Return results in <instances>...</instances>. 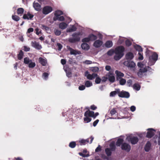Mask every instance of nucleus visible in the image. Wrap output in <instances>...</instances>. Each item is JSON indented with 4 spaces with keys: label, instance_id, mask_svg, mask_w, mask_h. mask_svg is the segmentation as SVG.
I'll list each match as a JSON object with an SVG mask.
<instances>
[{
    "label": "nucleus",
    "instance_id": "nucleus-1",
    "mask_svg": "<svg viewBox=\"0 0 160 160\" xmlns=\"http://www.w3.org/2000/svg\"><path fill=\"white\" fill-rule=\"evenodd\" d=\"M114 50L116 55L114 57V59L115 60H118L124 55L125 48L123 46H120L116 48Z\"/></svg>",
    "mask_w": 160,
    "mask_h": 160
},
{
    "label": "nucleus",
    "instance_id": "nucleus-2",
    "mask_svg": "<svg viewBox=\"0 0 160 160\" xmlns=\"http://www.w3.org/2000/svg\"><path fill=\"white\" fill-rule=\"evenodd\" d=\"M158 58V55L157 53L154 52L152 53L151 56L149 57L148 64L150 66L153 65L157 60Z\"/></svg>",
    "mask_w": 160,
    "mask_h": 160
},
{
    "label": "nucleus",
    "instance_id": "nucleus-3",
    "mask_svg": "<svg viewBox=\"0 0 160 160\" xmlns=\"http://www.w3.org/2000/svg\"><path fill=\"white\" fill-rule=\"evenodd\" d=\"M80 34L79 33H74L72 35V38H70L68 41L70 42L74 43L78 42L80 40V37L79 36Z\"/></svg>",
    "mask_w": 160,
    "mask_h": 160
},
{
    "label": "nucleus",
    "instance_id": "nucleus-4",
    "mask_svg": "<svg viewBox=\"0 0 160 160\" xmlns=\"http://www.w3.org/2000/svg\"><path fill=\"white\" fill-rule=\"evenodd\" d=\"M53 10L52 8L49 6H44L42 9V12L45 15H47L51 12Z\"/></svg>",
    "mask_w": 160,
    "mask_h": 160
},
{
    "label": "nucleus",
    "instance_id": "nucleus-5",
    "mask_svg": "<svg viewBox=\"0 0 160 160\" xmlns=\"http://www.w3.org/2000/svg\"><path fill=\"white\" fill-rule=\"evenodd\" d=\"M123 64L130 68H134L136 66V64L135 62L131 60H127L123 62Z\"/></svg>",
    "mask_w": 160,
    "mask_h": 160
},
{
    "label": "nucleus",
    "instance_id": "nucleus-6",
    "mask_svg": "<svg viewBox=\"0 0 160 160\" xmlns=\"http://www.w3.org/2000/svg\"><path fill=\"white\" fill-rule=\"evenodd\" d=\"M118 96L121 98H128L130 97L129 93L127 92L122 91L120 92L118 91Z\"/></svg>",
    "mask_w": 160,
    "mask_h": 160
},
{
    "label": "nucleus",
    "instance_id": "nucleus-7",
    "mask_svg": "<svg viewBox=\"0 0 160 160\" xmlns=\"http://www.w3.org/2000/svg\"><path fill=\"white\" fill-rule=\"evenodd\" d=\"M149 68V67H147L143 68H140L137 73L138 76L141 77L143 75V73L147 72Z\"/></svg>",
    "mask_w": 160,
    "mask_h": 160
},
{
    "label": "nucleus",
    "instance_id": "nucleus-8",
    "mask_svg": "<svg viewBox=\"0 0 160 160\" xmlns=\"http://www.w3.org/2000/svg\"><path fill=\"white\" fill-rule=\"evenodd\" d=\"M148 130L146 137L147 138H151L154 136L155 133L154 132H155V130L152 128L148 129Z\"/></svg>",
    "mask_w": 160,
    "mask_h": 160
},
{
    "label": "nucleus",
    "instance_id": "nucleus-9",
    "mask_svg": "<svg viewBox=\"0 0 160 160\" xmlns=\"http://www.w3.org/2000/svg\"><path fill=\"white\" fill-rule=\"evenodd\" d=\"M88 73V71L86 72H85V75L87 77L88 79L90 80H92L98 76V75L97 73H93L92 74H91Z\"/></svg>",
    "mask_w": 160,
    "mask_h": 160
},
{
    "label": "nucleus",
    "instance_id": "nucleus-10",
    "mask_svg": "<svg viewBox=\"0 0 160 160\" xmlns=\"http://www.w3.org/2000/svg\"><path fill=\"white\" fill-rule=\"evenodd\" d=\"M121 149L127 152H129L131 150V147L128 144L124 142L122 144Z\"/></svg>",
    "mask_w": 160,
    "mask_h": 160
},
{
    "label": "nucleus",
    "instance_id": "nucleus-11",
    "mask_svg": "<svg viewBox=\"0 0 160 160\" xmlns=\"http://www.w3.org/2000/svg\"><path fill=\"white\" fill-rule=\"evenodd\" d=\"M87 112H88V115L89 116V117H92L94 119L99 115V113L98 112H96L95 114L93 111L88 110L85 112V115L87 114Z\"/></svg>",
    "mask_w": 160,
    "mask_h": 160
},
{
    "label": "nucleus",
    "instance_id": "nucleus-12",
    "mask_svg": "<svg viewBox=\"0 0 160 160\" xmlns=\"http://www.w3.org/2000/svg\"><path fill=\"white\" fill-rule=\"evenodd\" d=\"M34 17V15L30 13V12H28L24 14L22 18L24 19L32 20Z\"/></svg>",
    "mask_w": 160,
    "mask_h": 160
},
{
    "label": "nucleus",
    "instance_id": "nucleus-13",
    "mask_svg": "<svg viewBox=\"0 0 160 160\" xmlns=\"http://www.w3.org/2000/svg\"><path fill=\"white\" fill-rule=\"evenodd\" d=\"M31 44L32 47L37 49L40 50L42 48L41 45L39 44V43L35 41L32 42Z\"/></svg>",
    "mask_w": 160,
    "mask_h": 160
},
{
    "label": "nucleus",
    "instance_id": "nucleus-14",
    "mask_svg": "<svg viewBox=\"0 0 160 160\" xmlns=\"http://www.w3.org/2000/svg\"><path fill=\"white\" fill-rule=\"evenodd\" d=\"M115 72L116 74V79L117 81L119 80V79L122 78L124 76V74L123 73L118 70H116Z\"/></svg>",
    "mask_w": 160,
    "mask_h": 160
},
{
    "label": "nucleus",
    "instance_id": "nucleus-15",
    "mask_svg": "<svg viewBox=\"0 0 160 160\" xmlns=\"http://www.w3.org/2000/svg\"><path fill=\"white\" fill-rule=\"evenodd\" d=\"M108 78L109 81L112 83L114 82L115 81V77L113 74L111 72H109Z\"/></svg>",
    "mask_w": 160,
    "mask_h": 160
},
{
    "label": "nucleus",
    "instance_id": "nucleus-16",
    "mask_svg": "<svg viewBox=\"0 0 160 160\" xmlns=\"http://www.w3.org/2000/svg\"><path fill=\"white\" fill-rule=\"evenodd\" d=\"M102 43V41L99 40H97L94 42L93 43V46L96 48H98L100 47Z\"/></svg>",
    "mask_w": 160,
    "mask_h": 160
},
{
    "label": "nucleus",
    "instance_id": "nucleus-17",
    "mask_svg": "<svg viewBox=\"0 0 160 160\" xmlns=\"http://www.w3.org/2000/svg\"><path fill=\"white\" fill-rule=\"evenodd\" d=\"M33 6L35 10L37 11H40L41 10V5L37 2H34L33 3Z\"/></svg>",
    "mask_w": 160,
    "mask_h": 160
},
{
    "label": "nucleus",
    "instance_id": "nucleus-18",
    "mask_svg": "<svg viewBox=\"0 0 160 160\" xmlns=\"http://www.w3.org/2000/svg\"><path fill=\"white\" fill-rule=\"evenodd\" d=\"M129 141L132 144H135L138 142V139L136 137H130L129 138Z\"/></svg>",
    "mask_w": 160,
    "mask_h": 160
},
{
    "label": "nucleus",
    "instance_id": "nucleus-19",
    "mask_svg": "<svg viewBox=\"0 0 160 160\" xmlns=\"http://www.w3.org/2000/svg\"><path fill=\"white\" fill-rule=\"evenodd\" d=\"M68 49L70 51V54L72 55H76L77 54H80L81 53L80 51L74 50L70 47H69Z\"/></svg>",
    "mask_w": 160,
    "mask_h": 160
},
{
    "label": "nucleus",
    "instance_id": "nucleus-20",
    "mask_svg": "<svg viewBox=\"0 0 160 160\" xmlns=\"http://www.w3.org/2000/svg\"><path fill=\"white\" fill-rule=\"evenodd\" d=\"M39 62L43 66H45L47 63V60L42 58V57H40L38 59Z\"/></svg>",
    "mask_w": 160,
    "mask_h": 160
},
{
    "label": "nucleus",
    "instance_id": "nucleus-21",
    "mask_svg": "<svg viewBox=\"0 0 160 160\" xmlns=\"http://www.w3.org/2000/svg\"><path fill=\"white\" fill-rule=\"evenodd\" d=\"M127 60H130L134 57L133 54L131 52H128L125 56Z\"/></svg>",
    "mask_w": 160,
    "mask_h": 160
},
{
    "label": "nucleus",
    "instance_id": "nucleus-22",
    "mask_svg": "<svg viewBox=\"0 0 160 160\" xmlns=\"http://www.w3.org/2000/svg\"><path fill=\"white\" fill-rule=\"evenodd\" d=\"M89 139L87 138L86 139H82L79 141L78 142L81 146L84 145L87 143L89 142Z\"/></svg>",
    "mask_w": 160,
    "mask_h": 160
},
{
    "label": "nucleus",
    "instance_id": "nucleus-23",
    "mask_svg": "<svg viewBox=\"0 0 160 160\" xmlns=\"http://www.w3.org/2000/svg\"><path fill=\"white\" fill-rule=\"evenodd\" d=\"M112 46L113 42L112 41L110 40L107 41L105 43V46L107 48H110L112 47Z\"/></svg>",
    "mask_w": 160,
    "mask_h": 160
},
{
    "label": "nucleus",
    "instance_id": "nucleus-24",
    "mask_svg": "<svg viewBox=\"0 0 160 160\" xmlns=\"http://www.w3.org/2000/svg\"><path fill=\"white\" fill-rule=\"evenodd\" d=\"M151 145V142L149 141H148L147 142L144 147V150L146 152H148L150 150Z\"/></svg>",
    "mask_w": 160,
    "mask_h": 160
},
{
    "label": "nucleus",
    "instance_id": "nucleus-25",
    "mask_svg": "<svg viewBox=\"0 0 160 160\" xmlns=\"http://www.w3.org/2000/svg\"><path fill=\"white\" fill-rule=\"evenodd\" d=\"M84 116L85 117L84 118V121L86 123H88L91 122L92 120V119L88 117H89V116L88 115V112H87V114L85 115V113L84 114Z\"/></svg>",
    "mask_w": 160,
    "mask_h": 160
},
{
    "label": "nucleus",
    "instance_id": "nucleus-26",
    "mask_svg": "<svg viewBox=\"0 0 160 160\" xmlns=\"http://www.w3.org/2000/svg\"><path fill=\"white\" fill-rule=\"evenodd\" d=\"M109 147H110L109 149L112 150V151L113 152L115 151L116 147L115 145V143L114 142H112L110 143L109 144Z\"/></svg>",
    "mask_w": 160,
    "mask_h": 160
},
{
    "label": "nucleus",
    "instance_id": "nucleus-27",
    "mask_svg": "<svg viewBox=\"0 0 160 160\" xmlns=\"http://www.w3.org/2000/svg\"><path fill=\"white\" fill-rule=\"evenodd\" d=\"M67 26V24L65 22H61L59 24V27L62 29H65Z\"/></svg>",
    "mask_w": 160,
    "mask_h": 160
},
{
    "label": "nucleus",
    "instance_id": "nucleus-28",
    "mask_svg": "<svg viewBox=\"0 0 160 160\" xmlns=\"http://www.w3.org/2000/svg\"><path fill=\"white\" fill-rule=\"evenodd\" d=\"M81 47L82 48L85 50H88L89 48V45L86 43H83L81 44Z\"/></svg>",
    "mask_w": 160,
    "mask_h": 160
},
{
    "label": "nucleus",
    "instance_id": "nucleus-29",
    "mask_svg": "<svg viewBox=\"0 0 160 160\" xmlns=\"http://www.w3.org/2000/svg\"><path fill=\"white\" fill-rule=\"evenodd\" d=\"M105 151L106 154L108 157L111 156L112 154V152H113L109 148H105Z\"/></svg>",
    "mask_w": 160,
    "mask_h": 160
},
{
    "label": "nucleus",
    "instance_id": "nucleus-30",
    "mask_svg": "<svg viewBox=\"0 0 160 160\" xmlns=\"http://www.w3.org/2000/svg\"><path fill=\"white\" fill-rule=\"evenodd\" d=\"M24 9L23 8H20L17 9V13L20 16L22 15L24 13Z\"/></svg>",
    "mask_w": 160,
    "mask_h": 160
},
{
    "label": "nucleus",
    "instance_id": "nucleus-31",
    "mask_svg": "<svg viewBox=\"0 0 160 160\" xmlns=\"http://www.w3.org/2000/svg\"><path fill=\"white\" fill-rule=\"evenodd\" d=\"M123 141V139L122 138H120L118 139L116 142V145L117 146H120V145L122 144Z\"/></svg>",
    "mask_w": 160,
    "mask_h": 160
},
{
    "label": "nucleus",
    "instance_id": "nucleus-32",
    "mask_svg": "<svg viewBox=\"0 0 160 160\" xmlns=\"http://www.w3.org/2000/svg\"><path fill=\"white\" fill-rule=\"evenodd\" d=\"M88 36L90 39V41H93L96 40L97 39V36L92 34H90Z\"/></svg>",
    "mask_w": 160,
    "mask_h": 160
},
{
    "label": "nucleus",
    "instance_id": "nucleus-33",
    "mask_svg": "<svg viewBox=\"0 0 160 160\" xmlns=\"http://www.w3.org/2000/svg\"><path fill=\"white\" fill-rule=\"evenodd\" d=\"M141 86L138 83H135L133 85V88L137 91L139 90Z\"/></svg>",
    "mask_w": 160,
    "mask_h": 160
},
{
    "label": "nucleus",
    "instance_id": "nucleus-34",
    "mask_svg": "<svg viewBox=\"0 0 160 160\" xmlns=\"http://www.w3.org/2000/svg\"><path fill=\"white\" fill-rule=\"evenodd\" d=\"M135 49L138 51L139 52H142V48L139 45H136L134 47Z\"/></svg>",
    "mask_w": 160,
    "mask_h": 160
},
{
    "label": "nucleus",
    "instance_id": "nucleus-35",
    "mask_svg": "<svg viewBox=\"0 0 160 160\" xmlns=\"http://www.w3.org/2000/svg\"><path fill=\"white\" fill-rule=\"evenodd\" d=\"M24 55V53L22 50H20L18 54V59L20 60L23 58Z\"/></svg>",
    "mask_w": 160,
    "mask_h": 160
},
{
    "label": "nucleus",
    "instance_id": "nucleus-36",
    "mask_svg": "<svg viewBox=\"0 0 160 160\" xmlns=\"http://www.w3.org/2000/svg\"><path fill=\"white\" fill-rule=\"evenodd\" d=\"M62 14H63V12L60 10H58L56 11L54 13L55 16H57L58 17Z\"/></svg>",
    "mask_w": 160,
    "mask_h": 160
},
{
    "label": "nucleus",
    "instance_id": "nucleus-37",
    "mask_svg": "<svg viewBox=\"0 0 160 160\" xmlns=\"http://www.w3.org/2000/svg\"><path fill=\"white\" fill-rule=\"evenodd\" d=\"M12 18L13 20L16 22L18 21L20 19V17L16 15H12Z\"/></svg>",
    "mask_w": 160,
    "mask_h": 160
},
{
    "label": "nucleus",
    "instance_id": "nucleus-38",
    "mask_svg": "<svg viewBox=\"0 0 160 160\" xmlns=\"http://www.w3.org/2000/svg\"><path fill=\"white\" fill-rule=\"evenodd\" d=\"M76 145V144L75 142L72 141L70 142L69 146L71 148H74Z\"/></svg>",
    "mask_w": 160,
    "mask_h": 160
},
{
    "label": "nucleus",
    "instance_id": "nucleus-39",
    "mask_svg": "<svg viewBox=\"0 0 160 160\" xmlns=\"http://www.w3.org/2000/svg\"><path fill=\"white\" fill-rule=\"evenodd\" d=\"M92 82L90 81H86L85 82V86H86L87 87H89L92 86Z\"/></svg>",
    "mask_w": 160,
    "mask_h": 160
},
{
    "label": "nucleus",
    "instance_id": "nucleus-40",
    "mask_svg": "<svg viewBox=\"0 0 160 160\" xmlns=\"http://www.w3.org/2000/svg\"><path fill=\"white\" fill-rule=\"evenodd\" d=\"M119 84L120 85H123L126 83V80L124 78H121L119 79Z\"/></svg>",
    "mask_w": 160,
    "mask_h": 160
},
{
    "label": "nucleus",
    "instance_id": "nucleus-41",
    "mask_svg": "<svg viewBox=\"0 0 160 160\" xmlns=\"http://www.w3.org/2000/svg\"><path fill=\"white\" fill-rule=\"evenodd\" d=\"M114 53H115V50H114L113 49H112L109 50L107 52V55L108 56H111L114 54Z\"/></svg>",
    "mask_w": 160,
    "mask_h": 160
},
{
    "label": "nucleus",
    "instance_id": "nucleus-42",
    "mask_svg": "<svg viewBox=\"0 0 160 160\" xmlns=\"http://www.w3.org/2000/svg\"><path fill=\"white\" fill-rule=\"evenodd\" d=\"M32 61V60H30L28 58H25L24 59V62L25 64H29L30 62Z\"/></svg>",
    "mask_w": 160,
    "mask_h": 160
},
{
    "label": "nucleus",
    "instance_id": "nucleus-43",
    "mask_svg": "<svg viewBox=\"0 0 160 160\" xmlns=\"http://www.w3.org/2000/svg\"><path fill=\"white\" fill-rule=\"evenodd\" d=\"M110 114L111 116H112L113 115H115L117 113V111L116 110V108H113L110 111Z\"/></svg>",
    "mask_w": 160,
    "mask_h": 160
},
{
    "label": "nucleus",
    "instance_id": "nucleus-44",
    "mask_svg": "<svg viewBox=\"0 0 160 160\" xmlns=\"http://www.w3.org/2000/svg\"><path fill=\"white\" fill-rule=\"evenodd\" d=\"M91 70L93 72H97L99 71V68L96 67H92Z\"/></svg>",
    "mask_w": 160,
    "mask_h": 160
},
{
    "label": "nucleus",
    "instance_id": "nucleus-45",
    "mask_svg": "<svg viewBox=\"0 0 160 160\" xmlns=\"http://www.w3.org/2000/svg\"><path fill=\"white\" fill-rule=\"evenodd\" d=\"M36 65V64L35 62H30L29 63L28 67L29 68H33L35 67Z\"/></svg>",
    "mask_w": 160,
    "mask_h": 160
},
{
    "label": "nucleus",
    "instance_id": "nucleus-46",
    "mask_svg": "<svg viewBox=\"0 0 160 160\" xmlns=\"http://www.w3.org/2000/svg\"><path fill=\"white\" fill-rule=\"evenodd\" d=\"M118 91H113L111 92L110 93V97H113L115 96L117 93H118Z\"/></svg>",
    "mask_w": 160,
    "mask_h": 160
},
{
    "label": "nucleus",
    "instance_id": "nucleus-47",
    "mask_svg": "<svg viewBox=\"0 0 160 160\" xmlns=\"http://www.w3.org/2000/svg\"><path fill=\"white\" fill-rule=\"evenodd\" d=\"M96 78L95 80V82L96 84H99L100 83L101 81V79L99 77H98V76Z\"/></svg>",
    "mask_w": 160,
    "mask_h": 160
},
{
    "label": "nucleus",
    "instance_id": "nucleus-48",
    "mask_svg": "<svg viewBox=\"0 0 160 160\" xmlns=\"http://www.w3.org/2000/svg\"><path fill=\"white\" fill-rule=\"evenodd\" d=\"M125 43L126 46L128 47L130 46L132 44L131 42L128 39L126 40L125 42Z\"/></svg>",
    "mask_w": 160,
    "mask_h": 160
},
{
    "label": "nucleus",
    "instance_id": "nucleus-49",
    "mask_svg": "<svg viewBox=\"0 0 160 160\" xmlns=\"http://www.w3.org/2000/svg\"><path fill=\"white\" fill-rule=\"evenodd\" d=\"M76 28L73 25L71 28L69 29L68 31L69 32H74L76 31Z\"/></svg>",
    "mask_w": 160,
    "mask_h": 160
},
{
    "label": "nucleus",
    "instance_id": "nucleus-50",
    "mask_svg": "<svg viewBox=\"0 0 160 160\" xmlns=\"http://www.w3.org/2000/svg\"><path fill=\"white\" fill-rule=\"evenodd\" d=\"M138 54L139 55L138 59L140 60H142L143 59V58L142 52H138Z\"/></svg>",
    "mask_w": 160,
    "mask_h": 160
},
{
    "label": "nucleus",
    "instance_id": "nucleus-51",
    "mask_svg": "<svg viewBox=\"0 0 160 160\" xmlns=\"http://www.w3.org/2000/svg\"><path fill=\"white\" fill-rule=\"evenodd\" d=\"M90 39L89 38V36L88 38H85L82 40V42H89Z\"/></svg>",
    "mask_w": 160,
    "mask_h": 160
},
{
    "label": "nucleus",
    "instance_id": "nucleus-52",
    "mask_svg": "<svg viewBox=\"0 0 160 160\" xmlns=\"http://www.w3.org/2000/svg\"><path fill=\"white\" fill-rule=\"evenodd\" d=\"M61 31L58 29L54 30V33L57 36H59L61 34Z\"/></svg>",
    "mask_w": 160,
    "mask_h": 160
},
{
    "label": "nucleus",
    "instance_id": "nucleus-53",
    "mask_svg": "<svg viewBox=\"0 0 160 160\" xmlns=\"http://www.w3.org/2000/svg\"><path fill=\"white\" fill-rule=\"evenodd\" d=\"M127 85L128 87H131L132 84V80L131 79H129L127 81Z\"/></svg>",
    "mask_w": 160,
    "mask_h": 160
},
{
    "label": "nucleus",
    "instance_id": "nucleus-54",
    "mask_svg": "<svg viewBox=\"0 0 160 160\" xmlns=\"http://www.w3.org/2000/svg\"><path fill=\"white\" fill-rule=\"evenodd\" d=\"M81 156H82L83 157H87L89 156V155L88 154H83L82 153L80 152L78 153Z\"/></svg>",
    "mask_w": 160,
    "mask_h": 160
},
{
    "label": "nucleus",
    "instance_id": "nucleus-55",
    "mask_svg": "<svg viewBox=\"0 0 160 160\" xmlns=\"http://www.w3.org/2000/svg\"><path fill=\"white\" fill-rule=\"evenodd\" d=\"M101 148L102 147L100 145H99L96 149L95 150V152H98L100 151L101 150Z\"/></svg>",
    "mask_w": 160,
    "mask_h": 160
},
{
    "label": "nucleus",
    "instance_id": "nucleus-56",
    "mask_svg": "<svg viewBox=\"0 0 160 160\" xmlns=\"http://www.w3.org/2000/svg\"><path fill=\"white\" fill-rule=\"evenodd\" d=\"M23 50H24V51L25 52H28L30 50V48L29 47H28L27 46H23Z\"/></svg>",
    "mask_w": 160,
    "mask_h": 160
},
{
    "label": "nucleus",
    "instance_id": "nucleus-57",
    "mask_svg": "<svg viewBox=\"0 0 160 160\" xmlns=\"http://www.w3.org/2000/svg\"><path fill=\"white\" fill-rule=\"evenodd\" d=\"M57 45L58 47V50L59 51H60L62 48V45L60 43H58Z\"/></svg>",
    "mask_w": 160,
    "mask_h": 160
},
{
    "label": "nucleus",
    "instance_id": "nucleus-58",
    "mask_svg": "<svg viewBox=\"0 0 160 160\" xmlns=\"http://www.w3.org/2000/svg\"><path fill=\"white\" fill-rule=\"evenodd\" d=\"M85 88V87L84 85H82L79 87L78 89L80 90H83Z\"/></svg>",
    "mask_w": 160,
    "mask_h": 160
},
{
    "label": "nucleus",
    "instance_id": "nucleus-59",
    "mask_svg": "<svg viewBox=\"0 0 160 160\" xmlns=\"http://www.w3.org/2000/svg\"><path fill=\"white\" fill-rule=\"evenodd\" d=\"M48 73L44 72L42 74V76L44 77L45 79H46L48 78Z\"/></svg>",
    "mask_w": 160,
    "mask_h": 160
},
{
    "label": "nucleus",
    "instance_id": "nucleus-60",
    "mask_svg": "<svg viewBox=\"0 0 160 160\" xmlns=\"http://www.w3.org/2000/svg\"><path fill=\"white\" fill-rule=\"evenodd\" d=\"M97 108V107L94 105H92L90 107V109L93 110H96Z\"/></svg>",
    "mask_w": 160,
    "mask_h": 160
},
{
    "label": "nucleus",
    "instance_id": "nucleus-61",
    "mask_svg": "<svg viewBox=\"0 0 160 160\" xmlns=\"http://www.w3.org/2000/svg\"><path fill=\"white\" fill-rule=\"evenodd\" d=\"M99 120L98 119H97L93 123V125L94 127H95L98 123V122Z\"/></svg>",
    "mask_w": 160,
    "mask_h": 160
},
{
    "label": "nucleus",
    "instance_id": "nucleus-62",
    "mask_svg": "<svg viewBox=\"0 0 160 160\" xmlns=\"http://www.w3.org/2000/svg\"><path fill=\"white\" fill-rule=\"evenodd\" d=\"M65 19L64 18L63 16H59L58 18V20L61 21H63Z\"/></svg>",
    "mask_w": 160,
    "mask_h": 160
},
{
    "label": "nucleus",
    "instance_id": "nucleus-63",
    "mask_svg": "<svg viewBox=\"0 0 160 160\" xmlns=\"http://www.w3.org/2000/svg\"><path fill=\"white\" fill-rule=\"evenodd\" d=\"M67 76L68 77H70L71 76V72L70 71H66Z\"/></svg>",
    "mask_w": 160,
    "mask_h": 160
},
{
    "label": "nucleus",
    "instance_id": "nucleus-64",
    "mask_svg": "<svg viewBox=\"0 0 160 160\" xmlns=\"http://www.w3.org/2000/svg\"><path fill=\"white\" fill-rule=\"evenodd\" d=\"M137 65L139 67L142 68L143 66V64L141 62H139L138 63Z\"/></svg>",
    "mask_w": 160,
    "mask_h": 160
}]
</instances>
